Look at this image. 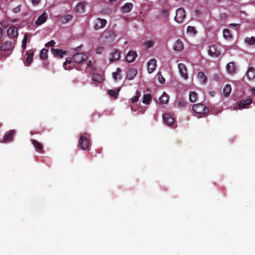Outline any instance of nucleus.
<instances>
[{
  "label": "nucleus",
  "instance_id": "f257e3e1",
  "mask_svg": "<svg viewBox=\"0 0 255 255\" xmlns=\"http://www.w3.org/2000/svg\"><path fill=\"white\" fill-rule=\"evenodd\" d=\"M192 110L196 114H200L206 117L209 113L208 108L203 104H196L193 105Z\"/></svg>",
  "mask_w": 255,
  "mask_h": 255
},
{
  "label": "nucleus",
  "instance_id": "f03ea898",
  "mask_svg": "<svg viewBox=\"0 0 255 255\" xmlns=\"http://www.w3.org/2000/svg\"><path fill=\"white\" fill-rule=\"evenodd\" d=\"M15 133V131L14 129H11L6 131L3 137L0 139V142L6 143L12 141L13 139V135Z\"/></svg>",
  "mask_w": 255,
  "mask_h": 255
},
{
  "label": "nucleus",
  "instance_id": "7ed1b4c3",
  "mask_svg": "<svg viewBox=\"0 0 255 255\" xmlns=\"http://www.w3.org/2000/svg\"><path fill=\"white\" fill-rule=\"evenodd\" d=\"M89 145V139L83 134H81L78 142V146L82 149L85 150Z\"/></svg>",
  "mask_w": 255,
  "mask_h": 255
},
{
  "label": "nucleus",
  "instance_id": "20e7f679",
  "mask_svg": "<svg viewBox=\"0 0 255 255\" xmlns=\"http://www.w3.org/2000/svg\"><path fill=\"white\" fill-rule=\"evenodd\" d=\"M185 11L184 8H179L176 10V15L174 19L178 23L182 22L185 17Z\"/></svg>",
  "mask_w": 255,
  "mask_h": 255
},
{
  "label": "nucleus",
  "instance_id": "39448f33",
  "mask_svg": "<svg viewBox=\"0 0 255 255\" xmlns=\"http://www.w3.org/2000/svg\"><path fill=\"white\" fill-rule=\"evenodd\" d=\"M107 24V21L105 19L97 18L94 23V29L95 30H99L104 27Z\"/></svg>",
  "mask_w": 255,
  "mask_h": 255
},
{
  "label": "nucleus",
  "instance_id": "423d86ee",
  "mask_svg": "<svg viewBox=\"0 0 255 255\" xmlns=\"http://www.w3.org/2000/svg\"><path fill=\"white\" fill-rule=\"evenodd\" d=\"M87 56L83 53H76L73 56V61L77 63H81L87 59Z\"/></svg>",
  "mask_w": 255,
  "mask_h": 255
},
{
  "label": "nucleus",
  "instance_id": "0eeeda50",
  "mask_svg": "<svg viewBox=\"0 0 255 255\" xmlns=\"http://www.w3.org/2000/svg\"><path fill=\"white\" fill-rule=\"evenodd\" d=\"M208 53L211 56L216 57L220 56L221 55V52L218 48V47L215 45L209 47Z\"/></svg>",
  "mask_w": 255,
  "mask_h": 255
},
{
  "label": "nucleus",
  "instance_id": "6e6552de",
  "mask_svg": "<svg viewBox=\"0 0 255 255\" xmlns=\"http://www.w3.org/2000/svg\"><path fill=\"white\" fill-rule=\"evenodd\" d=\"M34 53V51L32 49L29 50L26 52V55L27 56L25 63L26 66H29L32 62Z\"/></svg>",
  "mask_w": 255,
  "mask_h": 255
},
{
  "label": "nucleus",
  "instance_id": "1a4fd4ad",
  "mask_svg": "<svg viewBox=\"0 0 255 255\" xmlns=\"http://www.w3.org/2000/svg\"><path fill=\"white\" fill-rule=\"evenodd\" d=\"M51 51L55 57L60 58H63L64 55H66L67 54V52L66 51H63L61 49L54 48H51Z\"/></svg>",
  "mask_w": 255,
  "mask_h": 255
},
{
  "label": "nucleus",
  "instance_id": "9d476101",
  "mask_svg": "<svg viewBox=\"0 0 255 255\" xmlns=\"http://www.w3.org/2000/svg\"><path fill=\"white\" fill-rule=\"evenodd\" d=\"M12 48V42L9 41H5L0 47L2 51H11Z\"/></svg>",
  "mask_w": 255,
  "mask_h": 255
},
{
  "label": "nucleus",
  "instance_id": "9b49d317",
  "mask_svg": "<svg viewBox=\"0 0 255 255\" xmlns=\"http://www.w3.org/2000/svg\"><path fill=\"white\" fill-rule=\"evenodd\" d=\"M178 67L181 76L185 79L188 78L186 67L183 63H179Z\"/></svg>",
  "mask_w": 255,
  "mask_h": 255
},
{
  "label": "nucleus",
  "instance_id": "f8f14e48",
  "mask_svg": "<svg viewBox=\"0 0 255 255\" xmlns=\"http://www.w3.org/2000/svg\"><path fill=\"white\" fill-rule=\"evenodd\" d=\"M252 103V100L250 98H248L246 100H242L238 104L240 109L248 108L249 106Z\"/></svg>",
  "mask_w": 255,
  "mask_h": 255
},
{
  "label": "nucleus",
  "instance_id": "ddd939ff",
  "mask_svg": "<svg viewBox=\"0 0 255 255\" xmlns=\"http://www.w3.org/2000/svg\"><path fill=\"white\" fill-rule=\"evenodd\" d=\"M162 117L164 122L168 126H171L174 123V119L169 114H163Z\"/></svg>",
  "mask_w": 255,
  "mask_h": 255
},
{
  "label": "nucleus",
  "instance_id": "4468645a",
  "mask_svg": "<svg viewBox=\"0 0 255 255\" xmlns=\"http://www.w3.org/2000/svg\"><path fill=\"white\" fill-rule=\"evenodd\" d=\"M156 66V60L154 59H151L147 63V71L148 73H152L155 70Z\"/></svg>",
  "mask_w": 255,
  "mask_h": 255
},
{
  "label": "nucleus",
  "instance_id": "2eb2a0df",
  "mask_svg": "<svg viewBox=\"0 0 255 255\" xmlns=\"http://www.w3.org/2000/svg\"><path fill=\"white\" fill-rule=\"evenodd\" d=\"M137 53L134 51H129L127 54L126 61L128 63L133 62L137 57Z\"/></svg>",
  "mask_w": 255,
  "mask_h": 255
},
{
  "label": "nucleus",
  "instance_id": "dca6fc26",
  "mask_svg": "<svg viewBox=\"0 0 255 255\" xmlns=\"http://www.w3.org/2000/svg\"><path fill=\"white\" fill-rule=\"evenodd\" d=\"M7 33L9 37H16L18 34L17 28L14 26H11L8 29Z\"/></svg>",
  "mask_w": 255,
  "mask_h": 255
},
{
  "label": "nucleus",
  "instance_id": "f3484780",
  "mask_svg": "<svg viewBox=\"0 0 255 255\" xmlns=\"http://www.w3.org/2000/svg\"><path fill=\"white\" fill-rule=\"evenodd\" d=\"M31 141L37 151L40 153L43 152V145L40 142L34 139H31Z\"/></svg>",
  "mask_w": 255,
  "mask_h": 255
},
{
  "label": "nucleus",
  "instance_id": "a211bd4d",
  "mask_svg": "<svg viewBox=\"0 0 255 255\" xmlns=\"http://www.w3.org/2000/svg\"><path fill=\"white\" fill-rule=\"evenodd\" d=\"M73 58H67L66 61L64 62L63 66L64 68L66 70H69L73 68Z\"/></svg>",
  "mask_w": 255,
  "mask_h": 255
},
{
  "label": "nucleus",
  "instance_id": "6ab92c4d",
  "mask_svg": "<svg viewBox=\"0 0 255 255\" xmlns=\"http://www.w3.org/2000/svg\"><path fill=\"white\" fill-rule=\"evenodd\" d=\"M47 19V14L46 13L44 12L40 15L38 19L35 21V24L37 25H40L44 23Z\"/></svg>",
  "mask_w": 255,
  "mask_h": 255
},
{
  "label": "nucleus",
  "instance_id": "aec40b11",
  "mask_svg": "<svg viewBox=\"0 0 255 255\" xmlns=\"http://www.w3.org/2000/svg\"><path fill=\"white\" fill-rule=\"evenodd\" d=\"M111 57L110 58L111 62L118 60L120 58V52L117 49H115L114 51L111 53Z\"/></svg>",
  "mask_w": 255,
  "mask_h": 255
},
{
  "label": "nucleus",
  "instance_id": "412c9836",
  "mask_svg": "<svg viewBox=\"0 0 255 255\" xmlns=\"http://www.w3.org/2000/svg\"><path fill=\"white\" fill-rule=\"evenodd\" d=\"M133 7V4L131 2L126 3L121 8L122 11L124 13L129 12Z\"/></svg>",
  "mask_w": 255,
  "mask_h": 255
},
{
  "label": "nucleus",
  "instance_id": "4be33fe9",
  "mask_svg": "<svg viewBox=\"0 0 255 255\" xmlns=\"http://www.w3.org/2000/svg\"><path fill=\"white\" fill-rule=\"evenodd\" d=\"M226 69L228 72L230 74H233L236 72V67L234 62H231L228 63L226 66Z\"/></svg>",
  "mask_w": 255,
  "mask_h": 255
},
{
  "label": "nucleus",
  "instance_id": "5701e85b",
  "mask_svg": "<svg viewBox=\"0 0 255 255\" xmlns=\"http://www.w3.org/2000/svg\"><path fill=\"white\" fill-rule=\"evenodd\" d=\"M137 73V70L135 68H130L127 75V78L128 80H132Z\"/></svg>",
  "mask_w": 255,
  "mask_h": 255
},
{
  "label": "nucleus",
  "instance_id": "b1692460",
  "mask_svg": "<svg viewBox=\"0 0 255 255\" xmlns=\"http://www.w3.org/2000/svg\"><path fill=\"white\" fill-rule=\"evenodd\" d=\"M184 48L183 44L180 39H178L174 43L173 46V49L175 51H181Z\"/></svg>",
  "mask_w": 255,
  "mask_h": 255
},
{
  "label": "nucleus",
  "instance_id": "393cba45",
  "mask_svg": "<svg viewBox=\"0 0 255 255\" xmlns=\"http://www.w3.org/2000/svg\"><path fill=\"white\" fill-rule=\"evenodd\" d=\"M246 75L248 79H253L255 78V69L253 67H250L247 72Z\"/></svg>",
  "mask_w": 255,
  "mask_h": 255
},
{
  "label": "nucleus",
  "instance_id": "a878e982",
  "mask_svg": "<svg viewBox=\"0 0 255 255\" xmlns=\"http://www.w3.org/2000/svg\"><path fill=\"white\" fill-rule=\"evenodd\" d=\"M197 78L202 84H205L206 83L207 78L203 72H199L197 75Z\"/></svg>",
  "mask_w": 255,
  "mask_h": 255
},
{
  "label": "nucleus",
  "instance_id": "bb28decb",
  "mask_svg": "<svg viewBox=\"0 0 255 255\" xmlns=\"http://www.w3.org/2000/svg\"><path fill=\"white\" fill-rule=\"evenodd\" d=\"M232 91L231 86L230 84H226L223 89V94L225 97H228L230 95Z\"/></svg>",
  "mask_w": 255,
  "mask_h": 255
},
{
  "label": "nucleus",
  "instance_id": "cd10ccee",
  "mask_svg": "<svg viewBox=\"0 0 255 255\" xmlns=\"http://www.w3.org/2000/svg\"><path fill=\"white\" fill-rule=\"evenodd\" d=\"M169 100L168 95L165 92L163 93L162 96L159 97V101L161 104H166Z\"/></svg>",
  "mask_w": 255,
  "mask_h": 255
},
{
  "label": "nucleus",
  "instance_id": "c85d7f7f",
  "mask_svg": "<svg viewBox=\"0 0 255 255\" xmlns=\"http://www.w3.org/2000/svg\"><path fill=\"white\" fill-rule=\"evenodd\" d=\"M151 100V96L149 94H144L143 95L142 103L145 105H149Z\"/></svg>",
  "mask_w": 255,
  "mask_h": 255
},
{
  "label": "nucleus",
  "instance_id": "c756f323",
  "mask_svg": "<svg viewBox=\"0 0 255 255\" xmlns=\"http://www.w3.org/2000/svg\"><path fill=\"white\" fill-rule=\"evenodd\" d=\"M189 97L191 102H195L197 99V94L195 91H190Z\"/></svg>",
  "mask_w": 255,
  "mask_h": 255
},
{
  "label": "nucleus",
  "instance_id": "7c9ffc66",
  "mask_svg": "<svg viewBox=\"0 0 255 255\" xmlns=\"http://www.w3.org/2000/svg\"><path fill=\"white\" fill-rule=\"evenodd\" d=\"M85 3L84 2H80L76 6V11L78 12H83L84 10Z\"/></svg>",
  "mask_w": 255,
  "mask_h": 255
},
{
  "label": "nucleus",
  "instance_id": "2f4dec72",
  "mask_svg": "<svg viewBox=\"0 0 255 255\" xmlns=\"http://www.w3.org/2000/svg\"><path fill=\"white\" fill-rule=\"evenodd\" d=\"M48 50L47 49H42L40 53V57L42 60H45L47 58V53Z\"/></svg>",
  "mask_w": 255,
  "mask_h": 255
},
{
  "label": "nucleus",
  "instance_id": "473e14b6",
  "mask_svg": "<svg viewBox=\"0 0 255 255\" xmlns=\"http://www.w3.org/2000/svg\"><path fill=\"white\" fill-rule=\"evenodd\" d=\"M120 90V89H118L116 90H110L108 91V94L110 96L114 98H117Z\"/></svg>",
  "mask_w": 255,
  "mask_h": 255
},
{
  "label": "nucleus",
  "instance_id": "72a5a7b5",
  "mask_svg": "<svg viewBox=\"0 0 255 255\" xmlns=\"http://www.w3.org/2000/svg\"><path fill=\"white\" fill-rule=\"evenodd\" d=\"M92 79L94 81H96L100 83L102 81V76L97 73H94L92 77Z\"/></svg>",
  "mask_w": 255,
  "mask_h": 255
},
{
  "label": "nucleus",
  "instance_id": "f704fd0d",
  "mask_svg": "<svg viewBox=\"0 0 255 255\" xmlns=\"http://www.w3.org/2000/svg\"><path fill=\"white\" fill-rule=\"evenodd\" d=\"M223 36L226 39H229L232 38V36L231 33V31L228 29H225L223 30Z\"/></svg>",
  "mask_w": 255,
  "mask_h": 255
},
{
  "label": "nucleus",
  "instance_id": "c9c22d12",
  "mask_svg": "<svg viewBox=\"0 0 255 255\" xmlns=\"http://www.w3.org/2000/svg\"><path fill=\"white\" fill-rule=\"evenodd\" d=\"M140 96V92L138 91H137L135 93V95L133 97L130 99V101L132 103L134 104L136 103L138 100V98Z\"/></svg>",
  "mask_w": 255,
  "mask_h": 255
},
{
  "label": "nucleus",
  "instance_id": "e433bc0d",
  "mask_svg": "<svg viewBox=\"0 0 255 255\" xmlns=\"http://www.w3.org/2000/svg\"><path fill=\"white\" fill-rule=\"evenodd\" d=\"M27 37L28 35L27 33H25L22 41V48L23 50L26 49V44L27 43Z\"/></svg>",
  "mask_w": 255,
  "mask_h": 255
},
{
  "label": "nucleus",
  "instance_id": "4c0bfd02",
  "mask_svg": "<svg viewBox=\"0 0 255 255\" xmlns=\"http://www.w3.org/2000/svg\"><path fill=\"white\" fill-rule=\"evenodd\" d=\"M72 18V16L70 14H67L62 19V22L66 23L69 21Z\"/></svg>",
  "mask_w": 255,
  "mask_h": 255
},
{
  "label": "nucleus",
  "instance_id": "58836bf2",
  "mask_svg": "<svg viewBox=\"0 0 255 255\" xmlns=\"http://www.w3.org/2000/svg\"><path fill=\"white\" fill-rule=\"evenodd\" d=\"M246 42L250 45H254L255 44V38L251 37L250 38L247 37L245 39Z\"/></svg>",
  "mask_w": 255,
  "mask_h": 255
},
{
  "label": "nucleus",
  "instance_id": "ea45409f",
  "mask_svg": "<svg viewBox=\"0 0 255 255\" xmlns=\"http://www.w3.org/2000/svg\"><path fill=\"white\" fill-rule=\"evenodd\" d=\"M187 31L190 33L195 34L196 31L195 28L192 26H188L187 28Z\"/></svg>",
  "mask_w": 255,
  "mask_h": 255
},
{
  "label": "nucleus",
  "instance_id": "a19ab883",
  "mask_svg": "<svg viewBox=\"0 0 255 255\" xmlns=\"http://www.w3.org/2000/svg\"><path fill=\"white\" fill-rule=\"evenodd\" d=\"M157 76H158V81L160 83L163 84L165 83V80L164 78L161 75L160 72L158 73Z\"/></svg>",
  "mask_w": 255,
  "mask_h": 255
},
{
  "label": "nucleus",
  "instance_id": "79ce46f5",
  "mask_svg": "<svg viewBox=\"0 0 255 255\" xmlns=\"http://www.w3.org/2000/svg\"><path fill=\"white\" fill-rule=\"evenodd\" d=\"M144 45L147 48L151 47L153 45V42L151 40H149L145 42Z\"/></svg>",
  "mask_w": 255,
  "mask_h": 255
},
{
  "label": "nucleus",
  "instance_id": "37998d69",
  "mask_svg": "<svg viewBox=\"0 0 255 255\" xmlns=\"http://www.w3.org/2000/svg\"><path fill=\"white\" fill-rule=\"evenodd\" d=\"M55 44V42L53 40H51L47 43L45 44V47H52Z\"/></svg>",
  "mask_w": 255,
  "mask_h": 255
},
{
  "label": "nucleus",
  "instance_id": "c03bdc74",
  "mask_svg": "<svg viewBox=\"0 0 255 255\" xmlns=\"http://www.w3.org/2000/svg\"><path fill=\"white\" fill-rule=\"evenodd\" d=\"M178 104L179 107H183L185 106L187 103L184 100H180L178 101Z\"/></svg>",
  "mask_w": 255,
  "mask_h": 255
},
{
  "label": "nucleus",
  "instance_id": "a18cd8bd",
  "mask_svg": "<svg viewBox=\"0 0 255 255\" xmlns=\"http://www.w3.org/2000/svg\"><path fill=\"white\" fill-rule=\"evenodd\" d=\"M104 50V47L101 46L99 47L96 49V53L97 54H102Z\"/></svg>",
  "mask_w": 255,
  "mask_h": 255
},
{
  "label": "nucleus",
  "instance_id": "49530a36",
  "mask_svg": "<svg viewBox=\"0 0 255 255\" xmlns=\"http://www.w3.org/2000/svg\"><path fill=\"white\" fill-rule=\"evenodd\" d=\"M20 9H21L20 6V5H18L16 7H14V8H13L12 11L14 13H18V12L20 11Z\"/></svg>",
  "mask_w": 255,
  "mask_h": 255
},
{
  "label": "nucleus",
  "instance_id": "de8ad7c7",
  "mask_svg": "<svg viewBox=\"0 0 255 255\" xmlns=\"http://www.w3.org/2000/svg\"><path fill=\"white\" fill-rule=\"evenodd\" d=\"M40 0H31V2L33 5H37L40 3Z\"/></svg>",
  "mask_w": 255,
  "mask_h": 255
},
{
  "label": "nucleus",
  "instance_id": "09e8293b",
  "mask_svg": "<svg viewBox=\"0 0 255 255\" xmlns=\"http://www.w3.org/2000/svg\"><path fill=\"white\" fill-rule=\"evenodd\" d=\"M229 25L235 27L236 29H238L240 27V24L230 23Z\"/></svg>",
  "mask_w": 255,
  "mask_h": 255
},
{
  "label": "nucleus",
  "instance_id": "8fccbe9b",
  "mask_svg": "<svg viewBox=\"0 0 255 255\" xmlns=\"http://www.w3.org/2000/svg\"><path fill=\"white\" fill-rule=\"evenodd\" d=\"M118 74L117 72H113L112 74L113 77L116 81L118 79Z\"/></svg>",
  "mask_w": 255,
  "mask_h": 255
},
{
  "label": "nucleus",
  "instance_id": "3c124183",
  "mask_svg": "<svg viewBox=\"0 0 255 255\" xmlns=\"http://www.w3.org/2000/svg\"><path fill=\"white\" fill-rule=\"evenodd\" d=\"M92 64H93L92 61H91V60H89V61L87 62V66H88V67H92Z\"/></svg>",
  "mask_w": 255,
  "mask_h": 255
},
{
  "label": "nucleus",
  "instance_id": "603ef678",
  "mask_svg": "<svg viewBox=\"0 0 255 255\" xmlns=\"http://www.w3.org/2000/svg\"><path fill=\"white\" fill-rule=\"evenodd\" d=\"M83 46L82 45H81L80 46H78L77 47H76L75 49V50L76 51H80L81 47Z\"/></svg>",
  "mask_w": 255,
  "mask_h": 255
},
{
  "label": "nucleus",
  "instance_id": "864d4df0",
  "mask_svg": "<svg viewBox=\"0 0 255 255\" xmlns=\"http://www.w3.org/2000/svg\"><path fill=\"white\" fill-rule=\"evenodd\" d=\"M138 110L141 113L143 114L145 112V109H143L142 108H139Z\"/></svg>",
  "mask_w": 255,
  "mask_h": 255
},
{
  "label": "nucleus",
  "instance_id": "5fc2aeb1",
  "mask_svg": "<svg viewBox=\"0 0 255 255\" xmlns=\"http://www.w3.org/2000/svg\"><path fill=\"white\" fill-rule=\"evenodd\" d=\"M48 63L46 62L43 63V65L45 68H47L48 67Z\"/></svg>",
  "mask_w": 255,
  "mask_h": 255
},
{
  "label": "nucleus",
  "instance_id": "6e6d98bb",
  "mask_svg": "<svg viewBox=\"0 0 255 255\" xmlns=\"http://www.w3.org/2000/svg\"><path fill=\"white\" fill-rule=\"evenodd\" d=\"M251 90L253 95L255 96V87L254 88H252Z\"/></svg>",
  "mask_w": 255,
  "mask_h": 255
},
{
  "label": "nucleus",
  "instance_id": "4d7b16f0",
  "mask_svg": "<svg viewBox=\"0 0 255 255\" xmlns=\"http://www.w3.org/2000/svg\"><path fill=\"white\" fill-rule=\"evenodd\" d=\"M121 72V69H120L119 68H117V73H118V74H119V73H120Z\"/></svg>",
  "mask_w": 255,
  "mask_h": 255
},
{
  "label": "nucleus",
  "instance_id": "13d9d810",
  "mask_svg": "<svg viewBox=\"0 0 255 255\" xmlns=\"http://www.w3.org/2000/svg\"><path fill=\"white\" fill-rule=\"evenodd\" d=\"M2 35V29L1 27H0V38L1 37Z\"/></svg>",
  "mask_w": 255,
  "mask_h": 255
},
{
  "label": "nucleus",
  "instance_id": "bf43d9fd",
  "mask_svg": "<svg viewBox=\"0 0 255 255\" xmlns=\"http://www.w3.org/2000/svg\"><path fill=\"white\" fill-rule=\"evenodd\" d=\"M222 0H217V1H218V2H220V1H221Z\"/></svg>",
  "mask_w": 255,
  "mask_h": 255
}]
</instances>
